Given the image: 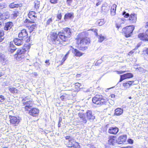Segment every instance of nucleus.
<instances>
[{
  "mask_svg": "<svg viewBox=\"0 0 148 148\" xmlns=\"http://www.w3.org/2000/svg\"><path fill=\"white\" fill-rule=\"evenodd\" d=\"M71 34V29L69 28H64L63 30L59 32V37L63 41H66L68 40V38L70 37Z\"/></svg>",
  "mask_w": 148,
  "mask_h": 148,
  "instance_id": "obj_1",
  "label": "nucleus"
},
{
  "mask_svg": "<svg viewBox=\"0 0 148 148\" xmlns=\"http://www.w3.org/2000/svg\"><path fill=\"white\" fill-rule=\"evenodd\" d=\"M24 49H18L17 51V53L15 55L16 57V60L20 61L24 57V54L26 51H29L28 50L30 48V46L28 45L25 47Z\"/></svg>",
  "mask_w": 148,
  "mask_h": 148,
  "instance_id": "obj_2",
  "label": "nucleus"
},
{
  "mask_svg": "<svg viewBox=\"0 0 148 148\" xmlns=\"http://www.w3.org/2000/svg\"><path fill=\"white\" fill-rule=\"evenodd\" d=\"M58 34L56 32H52L50 34V38L52 43L54 45H59L60 44V41L58 36Z\"/></svg>",
  "mask_w": 148,
  "mask_h": 148,
  "instance_id": "obj_3",
  "label": "nucleus"
},
{
  "mask_svg": "<svg viewBox=\"0 0 148 148\" xmlns=\"http://www.w3.org/2000/svg\"><path fill=\"white\" fill-rule=\"evenodd\" d=\"M92 101L93 103L95 104L101 105L105 104L108 100L106 99L101 97L99 95H96L93 98Z\"/></svg>",
  "mask_w": 148,
  "mask_h": 148,
  "instance_id": "obj_4",
  "label": "nucleus"
},
{
  "mask_svg": "<svg viewBox=\"0 0 148 148\" xmlns=\"http://www.w3.org/2000/svg\"><path fill=\"white\" fill-rule=\"evenodd\" d=\"M134 29V27L133 25H130L123 28L122 31L125 34L126 37H128L130 36Z\"/></svg>",
  "mask_w": 148,
  "mask_h": 148,
  "instance_id": "obj_5",
  "label": "nucleus"
},
{
  "mask_svg": "<svg viewBox=\"0 0 148 148\" xmlns=\"http://www.w3.org/2000/svg\"><path fill=\"white\" fill-rule=\"evenodd\" d=\"M9 118L11 124L14 126H17L20 122V119L19 117L10 116Z\"/></svg>",
  "mask_w": 148,
  "mask_h": 148,
  "instance_id": "obj_6",
  "label": "nucleus"
},
{
  "mask_svg": "<svg viewBox=\"0 0 148 148\" xmlns=\"http://www.w3.org/2000/svg\"><path fill=\"white\" fill-rule=\"evenodd\" d=\"M127 137L126 135L119 136L116 140V143L119 144H121L125 143L127 140Z\"/></svg>",
  "mask_w": 148,
  "mask_h": 148,
  "instance_id": "obj_7",
  "label": "nucleus"
},
{
  "mask_svg": "<svg viewBox=\"0 0 148 148\" xmlns=\"http://www.w3.org/2000/svg\"><path fill=\"white\" fill-rule=\"evenodd\" d=\"M133 74L131 73H127L120 75L119 82L122 81L123 80L127 78H129L133 77Z\"/></svg>",
  "mask_w": 148,
  "mask_h": 148,
  "instance_id": "obj_8",
  "label": "nucleus"
},
{
  "mask_svg": "<svg viewBox=\"0 0 148 148\" xmlns=\"http://www.w3.org/2000/svg\"><path fill=\"white\" fill-rule=\"evenodd\" d=\"M39 110L36 108H33L29 110V114L33 116H36L38 115Z\"/></svg>",
  "mask_w": 148,
  "mask_h": 148,
  "instance_id": "obj_9",
  "label": "nucleus"
},
{
  "mask_svg": "<svg viewBox=\"0 0 148 148\" xmlns=\"http://www.w3.org/2000/svg\"><path fill=\"white\" fill-rule=\"evenodd\" d=\"M19 38H22L23 39H25L27 38L28 34L25 29H23L21 30V31L18 34Z\"/></svg>",
  "mask_w": 148,
  "mask_h": 148,
  "instance_id": "obj_10",
  "label": "nucleus"
},
{
  "mask_svg": "<svg viewBox=\"0 0 148 148\" xmlns=\"http://www.w3.org/2000/svg\"><path fill=\"white\" fill-rule=\"evenodd\" d=\"M90 40L87 37L82 38L81 39L80 44L82 45H85L89 43Z\"/></svg>",
  "mask_w": 148,
  "mask_h": 148,
  "instance_id": "obj_11",
  "label": "nucleus"
},
{
  "mask_svg": "<svg viewBox=\"0 0 148 148\" xmlns=\"http://www.w3.org/2000/svg\"><path fill=\"white\" fill-rule=\"evenodd\" d=\"M138 37L140 40L143 41H148V37L145 33H140L138 35Z\"/></svg>",
  "mask_w": 148,
  "mask_h": 148,
  "instance_id": "obj_12",
  "label": "nucleus"
},
{
  "mask_svg": "<svg viewBox=\"0 0 148 148\" xmlns=\"http://www.w3.org/2000/svg\"><path fill=\"white\" fill-rule=\"evenodd\" d=\"M119 131V129L116 127H111L108 130L109 133L112 134H116Z\"/></svg>",
  "mask_w": 148,
  "mask_h": 148,
  "instance_id": "obj_13",
  "label": "nucleus"
},
{
  "mask_svg": "<svg viewBox=\"0 0 148 148\" xmlns=\"http://www.w3.org/2000/svg\"><path fill=\"white\" fill-rule=\"evenodd\" d=\"M9 14L8 12H6L3 14L0 12V20H5L9 18Z\"/></svg>",
  "mask_w": 148,
  "mask_h": 148,
  "instance_id": "obj_14",
  "label": "nucleus"
},
{
  "mask_svg": "<svg viewBox=\"0 0 148 148\" xmlns=\"http://www.w3.org/2000/svg\"><path fill=\"white\" fill-rule=\"evenodd\" d=\"M87 118L89 120H93L95 118V116L92 114V112L90 110H88L86 112Z\"/></svg>",
  "mask_w": 148,
  "mask_h": 148,
  "instance_id": "obj_15",
  "label": "nucleus"
},
{
  "mask_svg": "<svg viewBox=\"0 0 148 148\" xmlns=\"http://www.w3.org/2000/svg\"><path fill=\"white\" fill-rule=\"evenodd\" d=\"M35 15V12L33 11L29 12L28 14L29 17L33 21L36 20V18Z\"/></svg>",
  "mask_w": 148,
  "mask_h": 148,
  "instance_id": "obj_16",
  "label": "nucleus"
},
{
  "mask_svg": "<svg viewBox=\"0 0 148 148\" xmlns=\"http://www.w3.org/2000/svg\"><path fill=\"white\" fill-rule=\"evenodd\" d=\"M13 25V24L12 22H7L5 24V25L4 27V29L6 31L10 30Z\"/></svg>",
  "mask_w": 148,
  "mask_h": 148,
  "instance_id": "obj_17",
  "label": "nucleus"
},
{
  "mask_svg": "<svg viewBox=\"0 0 148 148\" xmlns=\"http://www.w3.org/2000/svg\"><path fill=\"white\" fill-rule=\"evenodd\" d=\"M129 20L131 22L135 23L136 21V15L134 13L132 14L130 16Z\"/></svg>",
  "mask_w": 148,
  "mask_h": 148,
  "instance_id": "obj_18",
  "label": "nucleus"
},
{
  "mask_svg": "<svg viewBox=\"0 0 148 148\" xmlns=\"http://www.w3.org/2000/svg\"><path fill=\"white\" fill-rule=\"evenodd\" d=\"M108 142V143L110 145H114L116 143V140H115L113 136H111L109 138Z\"/></svg>",
  "mask_w": 148,
  "mask_h": 148,
  "instance_id": "obj_19",
  "label": "nucleus"
},
{
  "mask_svg": "<svg viewBox=\"0 0 148 148\" xmlns=\"http://www.w3.org/2000/svg\"><path fill=\"white\" fill-rule=\"evenodd\" d=\"M60 98L62 101H66L70 99V95L64 93L61 96Z\"/></svg>",
  "mask_w": 148,
  "mask_h": 148,
  "instance_id": "obj_20",
  "label": "nucleus"
},
{
  "mask_svg": "<svg viewBox=\"0 0 148 148\" xmlns=\"http://www.w3.org/2000/svg\"><path fill=\"white\" fill-rule=\"evenodd\" d=\"M14 44L16 45L19 46L23 44V42L21 40L18 38H16L14 40Z\"/></svg>",
  "mask_w": 148,
  "mask_h": 148,
  "instance_id": "obj_21",
  "label": "nucleus"
},
{
  "mask_svg": "<svg viewBox=\"0 0 148 148\" xmlns=\"http://www.w3.org/2000/svg\"><path fill=\"white\" fill-rule=\"evenodd\" d=\"M73 14L72 13H66L64 15V19L66 21L69 19H71L72 17H73Z\"/></svg>",
  "mask_w": 148,
  "mask_h": 148,
  "instance_id": "obj_22",
  "label": "nucleus"
},
{
  "mask_svg": "<svg viewBox=\"0 0 148 148\" xmlns=\"http://www.w3.org/2000/svg\"><path fill=\"white\" fill-rule=\"evenodd\" d=\"M123 112V110L119 108H118L115 110V114L116 116H119Z\"/></svg>",
  "mask_w": 148,
  "mask_h": 148,
  "instance_id": "obj_23",
  "label": "nucleus"
},
{
  "mask_svg": "<svg viewBox=\"0 0 148 148\" xmlns=\"http://www.w3.org/2000/svg\"><path fill=\"white\" fill-rule=\"evenodd\" d=\"M75 143H76L75 142V140L73 139H71L67 141L66 145L67 147H69L72 146L73 144H75Z\"/></svg>",
  "mask_w": 148,
  "mask_h": 148,
  "instance_id": "obj_24",
  "label": "nucleus"
},
{
  "mask_svg": "<svg viewBox=\"0 0 148 148\" xmlns=\"http://www.w3.org/2000/svg\"><path fill=\"white\" fill-rule=\"evenodd\" d=\"M116 7V5L114 4L111 8V14L112 16H114L115 14Z\"/></svg>",
  "mask_w": 148,
  "mask_h": 148,
  "instance_id": "obj_25",
  "label": "nucleus"
},
{
  "mask_svg": "<svg viewBox=\"0 0 148 148\" xmlns=\"http://www.w3.org/2000/svg\"><path fill=\"white\" fill-rule=\"evenodd\" d=\"M134 82V81H126L123 84V86H124L129 87L131 85L133 84Z\"/></svg>",
  "mask_w": 148,
  "mask_h": 148,
  "instance_id": "obj_26",
  "label": "nucleus"
},
{
  "mask_svg": "<svg viewBox=\"0 0 148 148\" xmlns=\"http://www.w3.org/2000/svg\"><path fill=\"white\" fill-rule=\"evenodd\" d=\"M16 49V48L14 45L11 43L10 44V47L9 49V51L11 53H13Z\"/></svg>",
  "mask_w": 148,
  "mask_h": 148,
  "instance_id": "obj_27",
  "label": "nucleus"
},
{
  "mask_svg": "<svg viewBox=\"0 0 148 148\" xmlns=\"http://www.w3.org/2000/svg\"><path fill=\"white\" fill-rule=\"evenodd\" d=\"M74 53L75 56L77 57H80L83 55V53L80 52L78 50L76 49H74Z\"/></svg>",
  "mask_w": 148,
  "mask_h": 148,
  "instance_id": "obj_28",
  "label": "nucleus"
},
{
  "mask_svg": "<svg viewBox=\"0 0 148 148\" xmlns=\"http://www.w3.org/2000/svg\"><path fill=\"white\" fill-rule=\"evenodd\" d=\"M37 27V25L35 23H34L31 25L29 26V29L30 33L33 31V30Z\"/></svg>",
  "mask_w": 148,
  "mask_h": 148,
  "instance_id": "obj_29",
  "label": "nucleus"
},
{
  "mask_svg": "<svg viewBox=\"0 0 148 148\" xmlns=\"http://www.w3.org/2000/svg\"><path fill=\"white\" fill-rule=\"evenodd\" d=\"M23 105L24 106H27L30 107H32V101H26L23 103Z\"/></svg>",
  "mask_w": 148,
  "mask_h": 148,
  "instance_id": "obj_30",
  "label": "nucleus"
},
{
  "mask_svg": "<svg viewBox=\"0 0 148 148\" xmlns=\"http://www.w3.org/2000/svg\"><path fill=\"white\" fill-rule=\"evenodd\" d=\"M5 60L4 55L2 53H0V61L3 63L5 62Z\"/></svg>",
  "mask_w": 148,
  "mask_h": 148,
  "instance_id": "obj_31",
  "label": "nucleus"
},
{
  "mask_svg": "<svg viewBox=\"0 0 148 148\" xmlns=\"http://www.w3.org/2000/svg\"><path fill=\"white\" fill-rule=\"evenodd\" d=\"M101 9L102 12H106L108 10V8L106 6V4H103L101 8Z\"/></svg>",
  "mask_w": 148,
  "mask_h": 148,
  "instance_id": "obj_32",
  "label": "nucleus"
},
{
  "mask_svg": "<svg viewBox=\"0 0 148 148\" xmlns=\"http://www.w3.org/2000/svg\"><path fill=\"white\" fill-rule=\"evenodd\" d=\"M105 22V21L103 19L99 20L97 21V23L99 26H101L103 25Z\"/></svg>",
  "mask_w": 148,
  "mask_h": 148,
  "instance_id": "obj_33",
  "label": "nucleus"
},
{
  "mask_svg": "<svg viewBox=\"0 0 148 148\" xmlns=\"http://www.w3.org/2000/svg\"><path fill=\"white\" fill-rule=\"evenodd\" d=\"M9 6L11 8H17L19 7V5L18 4H15L14 3H11Z\"/></svg>",
  "mask_w": 148,
  "mask_h": 148,
  "instance_id": "obj_34",
  "label": "nucleus"
},
{
  "mask_svg": "<svg viewBox=\"0 0 148 148\" xmlns=\"http://www.w3.org/2000/svg\"><path fill=\"white\" fill-rule=\"evenodd\" d=\"M18 13L17 11L14 12L13 13L11 14V17L12 18L14 19L18 16Z\"/></svg>",
  "mask_w": 148,
  "mask_h": 148,
  "instance_id": "obj_35",
  "label": "nucleus"
},
{
  "mask_svg": "<svg viewBox=\"0 0 148 148\" xmlns=\"http://www.w3.org/2000/svg\"><path fill=\"white\" fill-rule=\"evenodd\" d=\"M8 89L10 92L13 94L16 93L17 92V90L15 88H9Z\"/></svg>",
  "mask_w": 148,
  "mask_h": 148,
  "instance_id": "obj_36",
  "label": "nucleus"
},
{
  "mask_svg": "<svg viewBox=\"0 0 148 148\" xmlns=\"http://www.w3.org/2000/svg\"><path fill=\"white\" fill-rule=\"evenodd\" d=\"M4 32L3 30H0V42H2L4 39Z\"/></svg>",
  "mask_w": 148,
  "mask_h": 148,
  "instance_id": "obj_37",
  "label": "nucleus"
},
{
  "mask_svg": "<svg viewBox=\"0 0 148 148\" xmlns=\"http://www.w3.org/2000/svg\"><path fill=\"white\" fill-rule=\"evenodd\" d=\"M99 40L98 41L100 42H102L105 39V37L104 36L102 35L98 36Z\"/></svg>",
  "mask_w": 148,
  "mask_h": 148,
  "instance_id": "obj_38",
  "label": "nucleus"
},
{
  "mask_svg": "<svg viewBox=\"0 0 148 148\" xmlns=\"http://www.w3.org/2000/svg\"><path fill=\"white\" fill-rule=\"evenodd\" d=\"M52 22V18H49L47 21L46 25H49L51 24Z\"/></svg>",
  "mask_w": 148,
  "mask_h": 148,
  "instance_id": "obj_39",
  "label": "nucleus"
},
{
  "mask_svg": "<svg viewBox=\"0 0 148 148\" xmlns=\"http://www.w3.org/2000/svg\"><path fill=\"white\" fill-rule=\"evenodd\" d=\"M34 3L35 8L36 9L38 8L40 6V2L37 1H35Z\"/></svg>",
  "mask_w": 148,
  "mask_h": 148,
  "instance_id": "obj_40",
  "label": "nucleus"
},
{
  "mask_svg": "<svg viewBox=\"0 0 148 148\" xmlns=\"http://www.w3.org/2000/svg\"><path fill=\"white\" fill-rule=\"evenodd\" d=\"M26 62L27 65L29 66H32V63L33 62L32 60H29V59H27Z\"/></svg>",
  "mask_w": 148,
  "mask_h": 148,
  "instance_id": "obj_41",
  "label": "nucleus"
},
{
  "mask_svg": "<svg viewBox=\"0 0 148 148\" xmlns=\"http://www.w3.org/2000/svg\"><path fill=\"white\" fill-rule=\"evenodd\" d=\"M6 5L5 3L0 4V10L5 8Z\"/></svg>",
  "mask_w": 148,
  "mask_h": 148,
  "instance_id": "obj_42",
  "label": "nucleus"
},
{
  "mask_svg": "<svg viewBox=\"0 0 148 148\" xmlns=\"http://www.w3.org/2000/svg\"><path fill=\"white\" fill-rule=\"evenodd\" d=\"M5 97L2 95H0V102H2L5 101Z\"/></svg>",
  "mask_w": 148,
  "mask_h": 148,
  "instance_id": "obj_43",
  "label": "nucleus"
},
{
  "mask_svg": "<svg viewBox=\"0 0 148 148\" xmlns=\"http://www.w3.org/2000/svg\"><path fill=\"white\" fill-rule=\"evenodd\" d=\"M125 17L127 18L129 16V14L128 13H126L125 11H124L122 14Z\"/></svg>",
  "mask_w": 148,
  "mask_h": 148,
  "instance_id": "obj_44",
  "label": "nucleus"
},
{
  "mask_svg": "<svg viewBox=\"0 0 148 148\" xmlns=\"http://www.w3.org/2000/svg\"><path fill=\"white\" fill-rule=\"evenodd\" d=\"M32 65H33L37 69L39 67V65L38 63L37 62H36L35 63H32Z\"/></svg>",
  "mask_w": 148,
  "mask_h": 148,
  "instance_id": "obj_45",
  "label": "nucleus"
},
{
  "mask_svg": "<svg viewBox=\"0 0 148 148\" xmlns=\"http://www.w3.org/2000/svg\"><path fill=\"white\" fill-rule=\"evenodd\" d=\"M102 62V60L100 59L98 60L95 63V65L96 66H98Z\"/></svg>",
  "mask_w": 148,
  "mask_h": 148,
  "instance_id": "obj_46",
  "label": "nucleus"
},
{
  "mask_svg": "<svg viewBox=\"0 0 148 148\" xmlns=\"http://www.w3.org/2000/svg\"><path fill=\"white\" fill-rule=\"evenodd\" d=\"M73 0H66V3L69 6H70Z\"/></svg>",
  "mask_w": 148,
  "mask_h": 148,
  "instance_id": "obj_47",
  "label": "nucleus"
},
{
  "mask_svg": "<svg viewBox=\"0 0 148 148\" xmlns=\"http://www.w3.org/2000/svg\"><path fill=\"white\" fill-rule=\"evenodd\" d=\"M78 115L79 116V117L81 119L82 118L85 116V115L83 113H79L78 114Z\"/></svg>",
  "mask_w": 148,
  "mask_h": 148,
  "instance_id": "obj_48",
  "label": "nucleus"
},
{
  "mask_svg": "<svg viewBox=\"0 0 148 148\" xmlns=\"http://www.w3.org/2000/svg\"><path fill=\"white\" fill-rule=\"evenodd\" d=\"M77 144L75 143V144H73L72 146H71L70 147H69V148H77Z\"/></svg>",
  "mask_w": 148,
  "mask_h": 148,
  "instance_id": "obj_49",
  "label": "nucleus"
},
{
  "mask_svg": "<svg viewBox=\"0 0 148 148\" xmlns=\"http://www.w3.org/2000/svg\"><path fill=\"white\" fill-rule=\"evenodd\" d=\"M82 122L83 123H86L87 122V120L85 117V116L82 118Z\"/></svg>",
  "mask_w": 148,
  "mask_h": 148,
  "instance_id": "obj_50",
  "label": "nucleus"
},
{
  "mask_svg": "<svg viewBox=\"0 0 148 148\" xmlns=\"http://www.w3.org/2000/svg\"><path fill=\"white\" fill-rule=\"evenodd\" d=\"M58 0H50L51 3L53 4H56L57 3Z\"/></svg>",
  "mask_w": 148,
  "mask_h": 148,
  "instance_id": "obj_51",
  "label": "nucleus"
},
{
  "mask_svg": "<svg viewBox=\"0 0 148 148\" xmlns=\"http://www.w3.org/2000/svg\"><path fill=\"white\" fill-rule=\"evenodd\" d=\"M49 61V60H46L45 61V63L46 64V66H49L50 64V63Z\"/></svg>",
  "mask_w": 148,
  "mask_h": 148,
  "instance_id": "obj_52",
  "label": "nucleus"
},
{
  "mask_svg": "<svg viewBox=\"0 0 148 148\" xmlns=\"http://www.w3.org/2000/svg\"><path fill=\"white\" fill-rule=\"evenodd\" d=\"M33 22H32V21H30L27 19H26L24 21V23H33Z\"/></svg>",
  "mask_w": 148,
  "mask_h": 148,
  "instance_id": "obj_53",
  "label": "nucleus"
},
{
  "mask_svg": "<svg viewBox=\"0 0 148 148\" xmlns=\"http://www.w3.org/2000/svg\"><path fill=\"white\" fill-rule=\"evenodd\" d=\"M128 142L129 143L132 144L133 143V140L131 139H129L127 140Z\"/></svg>",
  "mask_w": 148,
  "mask_h": 148,
  "instance_id": "obj_54",
  "label": "nucleus"
},
{
  "mask_svg": "<svg viewBox=\"0 0 148 148\" xmlns=\"http://www.w3.org/2000/svg\"><path fill=\"white\" fill-rule=\"evenodd\" d=\"M31 107L28 106H25V110L26 111H29V110H30L29 109H30V107Z\"/></svg>",
  "mask_w": 148,
  "mask_h": 148,
  "instance_id": "obj_55",
  "label": "nucleus"
},
{
  "mask_svg": "<svg viewBox=\"0 0 148 148\" xmlns=\"http://www.w3.org/2000/svg\"><path fill=\"white\" fill-rule=\"evenodd\" d=\"M57 16L58 19L60 20L61 18L62 15L61 14H59L57 15Z\"/></svg>",
  "mask_w": 148,
  "mask_h": 148,
  "instance_id": "obj_56",
  "label": "nucleus"
},
{
  "mask_svg": "<svg viewBox=\"0 0 148 148\" xmlns=\"http://www.w3.org/2000/svg\"><path fill=\"white\" fill-rule=\"evenodd\" d=\"M83 91L84 92H89L90 91V90L89 89H86L85 88H84V89L83 90Z\"/></svg>",
  "mask_w": 148,
  "mask_h": 148,
  "instance_id": "obj_57",
  "label": "nucleus"
},
{
  "mask_svg": "<svg viewBox=\"0 0 148 148\" xmlns=\"http://www.w3.org/2000/svg\"><path fill=\"white\" fill-rule=\"evenodd\" d=\"M66 139V140H68V141L71 139H72V138L70 136H67L66 137H65Z\"/></svg>",
  "mask_w": 148,
  "mask_h": 148,
  "instance_id": "obj_58",
  "label": "nucleus"
},
{
  "mask_svg": "<svg viewBox=\"0 0 148 148\" xmlns=\"http://www.w3.org/2000/svg\"><path fill=\"white\" fill-rule=\"evenodd\" d=\"M116 72H117V73L118 74H122V73H124V72H125V71H116Z\"/></svg>",
  "mask_w": 148,
  "mask_h": 148,
  "instance_id": "obj_59",
  "label": "nucleus"
},
{
  "mask_svg": "<svg viewBox=\"0 0 148 148\" xmlns=\"http://www.w3.org/2000/svg\"><path fill=\"white\" fill-rule=\"evenodd\" d=\"M66 57H64L62 61H61V62H62V64H63V63L64 62V61L66 60Z\"/></svg>",
  "mask_w": 148,
  "mask_h": 148,
  "instance_id": "obj_60",
  "label": "nucleus"
},
{
  "mask_svg": "<svg viewBox=\"0 0 148 148\" xmlns=\"http://www.w3.org/2000/svg\"><path fill=\"white\" fill-rule=\"evenodd\" d=\"M121 148H133V147L132 146H128L125 147H122Z\"/></svg>",
  "mask_w": 148,
  "mask_h": 148,
  "instance_id": "obj_61",
  "label": "nucleus"
},
{
  "mask_svg": "<svg viewBox=\"0 0 148 148\" xmlns=\"http://www.w3.org/2000/svg\"><path fill=\"white\" fill-rule=\"evenodd\" d=\"M80 84L79 83H76L75 84V86H77L78 87H80Z\"/></svg>",
  "mask_w": 148,
  "mask_h": 148,
  "instance_id": "obj_62",
  "label": "nucleus"
},
{
  "mask_svg": "<svg viewBox=\"0 0 148 148\" xmlns=\"http://www.w3.org/2000/svg\"><path fill=\"white\" fill-rule=\"evenodd\" d=\"M111 97L112 98H114L115 97V95L114 94H111L110 95Z\"/></svg>",
  "mask_w": 148,
  "mask_h": 148,
  "instance_id": "obj_63",
  "label": "nucleus"
},
{
  "mask_svg": "<svg viewBox=\"0 0 148 148\" xmlns=\"http://www.w3.org/2000/svg\"><path fill=\"white\" fill-rule=\"evenodd\" d=\"M145 27L147 28H148V22H147L145 23Z\"/></svg>",
  "mask_w": 148,
  "mask_h": 148,
  "instance_id": "obj_64",
  "label": "nucleus"
}]
</instances>
